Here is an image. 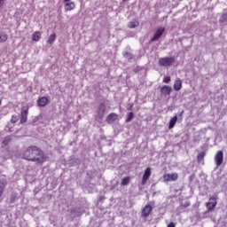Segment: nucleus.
Returning a JSON list of instances; mask_svg holds the SVG:
<instances>
[{
  "mask_svg": "<svg viewBox=\"0 0 227 227\" xmlns=\"http://www.w3.org/2000/svg\"><path fill=\"white\" fill-rule=\"evenodd\" d=\"M176 121H178V115H175L168 123V129H174L175 125H176Z\"/></svg>",
  "mask_w": 227,
  "mask_h": 227,
  "instance_id": "17",
  "label": "nucleus"
},
{
  "mask_svg": "<svg viewBox=\"0 0 227 227\" xmlns=\"http://www.w3.org/2000/svg\"><path fill=\"white\" fill-rule=\"evenodd\" d=\"M40 38H42V33L40 31H36L32 35L33 42H39Z\"/></svg>",
  "mask_w": 227,
  "mask_h": 227,
  "instance_id": "19",
  "label": "nucleus"
},
{
  "mask_svg": "<svg viewBox=\"0 0 227 227\" xmlns=\"http://www.w3.org/2000/svg\"><path fill=\"white\" fill-rule=\"evenodd\" d=\"M54 42H56V33L51 34L49 38L47 43H50V45H52V43H54Z\"/></svg>",
  "mask_w": 227,
  "mask_h": 227,
  "instance_id": "21",
  "label": "nucleus"
},
{
  "mask_svg": "<svg viewBox=\"0 0 227 227\" xmlns=\"http://www.w3.org/2000/svg\"><path fill=\"white\" fill-rule=\"evenodd\" d=\"M139 26V21L137 20L129 21L128 23V27H129V29H135V27H137Z\"/></svg>",
  "mask_w": 227,
  "mask_h": 227,
  "instance_id": "18",
  "label": "nucleus"
},
{
  "mask_svg": "<svg viewBox=\"0 0 227 227\" xmlns=\"http://www.w3.org/2000/svg\"><path fill=\"white\" fill-rule=\"evenodd\" d=\"M130 184V177L126 176L121 179V185H129Z\"/></svg>",
  "mask_w": 227,
  "mask_h": 227,
  "instance_id": "26",
  "label": "nucleus"
},
{
  "mask_svg": "<svg viewBox=\"0 0 227 227\" xmlns=\"http://www.w3.org/2000/svg\"><path fill=\"white\" fill-rule=\"evenodd\" d=\"M163 178L165 182H176V180H178V174H166Z\"/></svg>",
  "mask_w": 227,
  "mask_h": 227,
  "instance_id": "9",
  "label": "nucleus"
},
{
  "mask_svg": "<svg viewBox=\"0 0 227 227\" xmlns=\"http://www.w3.org/2000/svg\"><path fill=\"white\" fill-rule=\"evenodd\" d=\"M23 159L36 164H43L45 162V153L40 148L32 145L25 150Z\"/></svg>",
  "mask_w": 227,
  "mask_h": 227,
  "instance_id": "1",
  "label": "nucleus"
},
{
  "mask_svg": "<svg viewBox=\"0 0 227 227\" xmlns=\"http://www.w3.org/2000/svg\"><path fill=\"white\" fill-rule=\"evenodd\" d=\"M220 22L221 23L227 22V12H224L222 14V17L220 18Z\"/></svg>",
  "mask_w": 227,
  "mask_h": 227,
  "instance_id": "27",
  "label": "nucleus"
},
{
  "mask_svg": "<svg viewBox=\"0 0 227 227\" xmlns=\"http://www.w3.org/2000/svg\"><path fill=\"white\" fill-rule=\"evenodd\" d=\"M8 40V35L2 33L0 34V43H3Z\"/></svg>",
  "mask_w": 227,
  "mask_h": 227,
  "instance_id": "25",
  "label": "nucleus"
},
{
  "mask_svg": "<svg viewBox=\"0 0 227 227\" xmlns=\"http://www.w3.org/2000/svg\"><path fill=\"white\" fill-rule=\"evenodd\" d=\"M164 31H166V28L163 27H159L156 32L154 33V35L153 36V38H151V43L152 42H157L159 40V38H160V36H162V35H164Z\"/></svg>",
  "mask_w": 227,
  "mask_h": 227,
  "instance_id": "6",
  "label": "nucleus"
},
{
  "mask_svg": "<svg viewBox=\"0 0 227 227\" xmlns=\"http://www.w3.org/2000/svg\"><path fill=\"white\" fill-rule=\"evenodd\" d=\"M163 82H165V84H169V82H171V77L170 76L164 77Z\"/></svg>",
  "mask_w": 227,
  "mask_h": 227,
  "instance_id": "29",
  "label": "nucleus"
},
{
  "mask_svg": "<svg viewBox=\"0 0 227 227\" xmlns=\"http://www.w3.org/2000/svg\"><path fill=\"white\" fill-rule=\"evenodd\" d=\"M127 0H122V3H126Z\"/></svg>",
  "mask_w": 227,
  "mask_h": 227,
  "instance_id": "38",
  "label": "nucleus"
},
{
  "mask_svg": "<svg viewBox=\"0 0 227 227\" xmlns=\"http://www.w3.org/2000/svg\"><path fill=\"white\" fill-rule=\"evenodd\" d=\"M106 111H107V106L106 105L105 102H101L97 106V110H96L95 119L97 120V121H102V120H104Z\"/></svg>",
  "mask_w": 227,
  "mask_h": 227,
  "instance_id": "2",
  "label": "nucleus"
},
{
  "mask_svg": "<svg viewBox=\"0 0 227 227\" xmlns=\"http://www.w3.org/2000/svg\"><path fill=\"white\" fill-rule=\"evenodd\" d=\"M174 90L175 91H180L182 90V80L176 79L174 82Z\"/></svg>",
  "mask_w": 227,
  "mask_h": 227,
  "instance_id": "16",
  "label": "nucleus"
},
{
  "mask_svg": "<svg viewBox=\"0 0 227 227\" xmlns=\"http://www.w3.org/2000/svg\"><path fill=\"white\" fill-rule=\"evenodd\" d=\"M189 205H191V203L185 202V203L184 204V207H189Z\"/></svg>",
  "mask_w": 227,
  "mask_h": 227,
  "instance_id": "36",
  "label": "nucleus"
},
{
  "mask_svg": "<svg viewBox=\"0 0 227 227\" xmlns=\"http://www.w3.org/2000/svg\"><path fill=\"white\" fill-rule=\"evenodd\" d=\"M17 121H19V117L12 115L11 119V123H17Z\"/></svg>",
  "mask_w": 227,
  "mask_h": 227,
  "instance_id": "30",
  "label": "nucleus"
},
{
  "mask_svg": "<svg viewBox=\"0 0 227 227\" xmlns=\"http://www.w3.org/2000/svg\"><path fill=\"white\" fill-rule=\"evenodd\" d=\"M75 8V4L74 2H65V11L66 12H72Z\"/></svg>",
  "mask_w": 227,
  "mask_h": 227,
  "instance_id": "15",
  "label": "nucleus"
},
{
  "mask_svg": "<svg viewBox=\"0 0 227 227\" xmlns=\"http://www.w3.org/2000/svg\"><path fill=\"white\" fill-rule=\"evenodd\" d=\"M206 207L208 212H212V210L217 207V196L210 197L209 202L206 203Z\"/></svg>",
  "mask_w": 227,
  "mask_h": 227,
  "instance_id": "4",
  "label": "nucleus"
},
{
  "mask_svg": "<svg viewBox=\"0 0 227 227\" xmlns=\"http://www.w3.org/2000/svg\"><path fill=\"white\" fill-rule=\"evenodd\" d=\"M205 152H200L198 155H197V162H201V160H203L205 159Z\"/></svg>",
  "mask_w": 227,
  "mask_h": 227,
  "instance_id": "24",
  "label": "nucleus"
},
{
  "mask_svg": "<svg viewBox=\"0 0 227 227\" xmlns=\"http://www.w3.org/2000/svg\"><path fill=\"white\" fill-rule=\"evenodd\" d=\"M15 200H17V194L12 193L11 194V198H10V203H15Z\"/></svg>",
  "mask_w": 227,
  "mask_h": 227,
  "instance_id": "28",
  "label": "nucleus"
},
{
  "mask_svg": "<svg viewBox=\"0 0 227 227\" xmlns=\"http://www.w3.org/2000/svg\"><path fill=\"white\" fill-rule=\"evenodd\" d=\"M5 2H6V0H0V10H1V8H3V6H4Z\"/></svg>",
  "mask_w": 227,
  "mask_h": 227,
  "instance_id": "34",
  "label": "nucleus"
},
{
  "mask_svg": "<svg viewBox=\"0 0 227 227\" xmlns=\"http://www.w3.org/2000/svg\"><path fill=\"white\" fill-rule=\"evenodd\" d=\"M133 107H134V104L133 103H129L128 107H127V111H132Z\"/></svg>",
  "mask_w": 227,
  "mask_h": 227,
  "instance_id": "32",
  "label": "nucleus"
},
{
  "mask_svg": "<svg viewBox=\"0 0 227 227\" xmlns=\"http://www.w3.org/2000/svg\"><path fill=\"white\" fill-rule=\"evenodd\" d=\"M177 117L179 118V120H184V110L177 114Z\"/></svg>",
  "mask_w": 227,
  "mask_h": 227,
  "instance_id": "33",
  "label": "nucleus"
},
{
  "mask_svg": "<svg viewBox=\"0 0 227 227\" xmlns=\"http://www.w3.org/2000/svg\"><path fill=\"white\" fill-rule=\"evenodd\" d=\"M123 58H125L126 59H134V54H132V52L130 51H125L122 53Z\"/></svg>",
  "mask_w": 227,
  "mask_h": 227,
  "instance_id": "20",
  "label": "nucleus"
},
{
  "mask_svg": "<svg viewBox=\"0 0 227 227\" xmlns=\"http://www.w3.org/2000/svg\"><path fill=\"white\" fill-rule=\"evenodd\" d=\"M40 120H42V115H37L32 120V123H36Z\"/></svg>",
  "mask_w": 227,
  "mask_h": 227,
  "instance_id": "31",
  "label": "nucleus"
},
{
  "mask_svg": "<svg viewBox=\"0 0 227 227\" xmlns=\"http://www.w3.org/2000/svg\"><path fill=\"white\" fill-rule=\"evenodd\" d=\"M5 187H6V183H4V181H0V198L3 197V192H4Z\"/></svg>",
  "mask_w": 227,
  "mask_h": 227,
  "instance_id": "22",
  "label": "nucleus"
},
{
  "mask_svg": "<svg viewBox=\"0 0 227 227\" xmlns=\"http://www.w3.org/2000/svg\"><path fill=\"white\" fill-rule=\"evenodd\" d=\"M168 227H175V223L171 222L168 224Z\"/></svg>",
  "mask_w": 227,
  "mask_h": 227,
  "instance_id": "35",
  "label": "nucleus"
},
{
  "mask_svg": "<svg viewBox=\"0 0 227 227\" xmlns=\"http://www.w3.org/2000/svg\"><path fill=\"white\" fill-rule=\"evenodd\" d=\"M152 210H153V207H152V205H150V204L145 205L142 210L143 217H148L150 215V214L152 213Z\"/></svg>",
  "mask_w": 227,
  "mask_h": 227,
  "instance_id": "11",
  "label": "nucleus"
},
{
  "mask_svg": "<svg viewBox=\"0 0 227 227\" xmlns=\"http://www.w3.org/2000/svg\"><path fill=\"white\" fill-rule=\"evenodd\" d=\"M27 107L24 106L21 109V116H20V123H26L27 121V113H28Z\"/></svg>",
  "mask_w": 227,
  "mask_h": 227,
  "instance_id": "10",
  "label": "nucleus"
},
{
  "mask_svg": "<svg viewBox=\"0 0 227 227\" xmlns=\"http://www.w3.org/2000/svg\"><path fill=\"white\" fill-rule=\"evenodd\" d=\"M160 94L164 97H169L171 95V92L173 91V89L169 85H163L160 90Z\"/></svg>",
  "mask_w": 227,
  "mask_h": 227,
  "instance_id": "8",
  "label": "nucleus"
},
{
  "mask_svg": "<svg viewBox=\"0 0 227 227\" xmlns=\"http://www.w3.org/2000/svg\"><path fill=\"white\" fill-rule=\"evenodd\" d=\"M82 214L84 213L82 212L81 207H74L71 209V215H73V217H81Z\"/></svg>",
  "mask_w": 227,
  "mask_h": 227,
  "instance_id": "13",
  "label": "nucleus"
},
{
  "mask_svg": "<svg viewBox=\"0 0 227 227\" xmlns=\"http://www.w3.org/2000/svg\"><path fill=\"white\" fill-rule=\"evenodd\" d=\"M160 67H169L175 63V57H164L159 59Z\"/></svg>",
  "mask_w": 227,
  "mask_h": 227,
  "instance_id": "3",
  "label": "nucleus"
},
{
  "mask_svg": "<svg viewBox=\"0 0 227 227\" xmlns=\"http://www.w3.org/2000/svg\"><path fill=\"white\" fill-rule=\"evenodd\" d=\"M150 176H152V168L147 167L142 177V185H146V182H148Z\"/></svg>",
  "mask_w": 227,
  "mask_h": 227,
  "instance_id": "7",
  "label": "nucleus"
},
{
  "mask_svg": "<svg viewBox=\"0 0 227 227\" xmlns=\"http://www.w3.org/2000/svg\"><path fill=\"white\" fill-rule=\"evenodd\" d=\"M134 120V113L130 112L128 114L127 118H126V123H130Z\"/></svg>",
  "mask_w": 227,
  "mask_h": 227,
  "instance_id": "23",
  "label": "nucleus"
},
{
  "mask_svg": "<svg viewBox=\"0 0 227 227\" xmlns=\"http://www.w3.org/2000/svg\"><path fill=\"white\" fill-rule=\"evenodd\" d=\"M117 120H118V114H116L114 113L109 114L106 116L107 123H113L114 121H116Z\"/></svg>",
  "mask_w": 227,
  "mask_h": 227,
  "instance_id": "14",
  "label": "nucleus"
},
{
  "mask_svg": "<svg viewBox=\"0 0 227 227\" xmlns=\"http://www.w3.org/2000/svg\"><path fill=\"white\" fill-rule=\"evenodd\" d=\"M68 1L70 2V0H64V3H68Z\"/></svg>",
  "mask_w": 227,
  "mask_h": 227,
  "instance_id": "37",
  "label": "nucleus"
},
{
  "mask_svg": "<svg viewBox=\"0 0 227 227\" xmlns=\"http://www.w3.org/2000/svg\"><path fill=\"white\" fill-rule=\"evenodd\" d=\"M47 104H49V98H47V97H42L37 99V106L39 107H45Z\"/></svg>",
  "mask_w": 227,
  "mask_h": 227,
  "instance_id": "12",
  "label": "nucleus"
},
{
  "mask_svg": "<svg viewBox=\"0 0 227 227\" xmlns=\"http://www.w3.org/2000/svg\"><path fill=\"white\" fill-rule=\"evenodd\" d=\"M224 160V153L223 151H218L216 154L215 155V162L216 168H219L223 164V161Z\"/></svg>",
  "mask_w": 227,
  "mask_h": 227,
  "instance_id": "5",
  "label": "nucleus"
},
{
  "mask_svg": "<svg viewBox=\"0 0 227 227\" xmlns=\"http://www.w3.org/2000/svg\"><path fill=\"white\" fill-rule=\"evenodd\" d=\"M0 106H1V100H0Z\"/></svg>",
  "mask_w": 227,
  "mask_h": 227,
  "instance_id": "39",
  "label": "nucleus"
}]
</instances>
